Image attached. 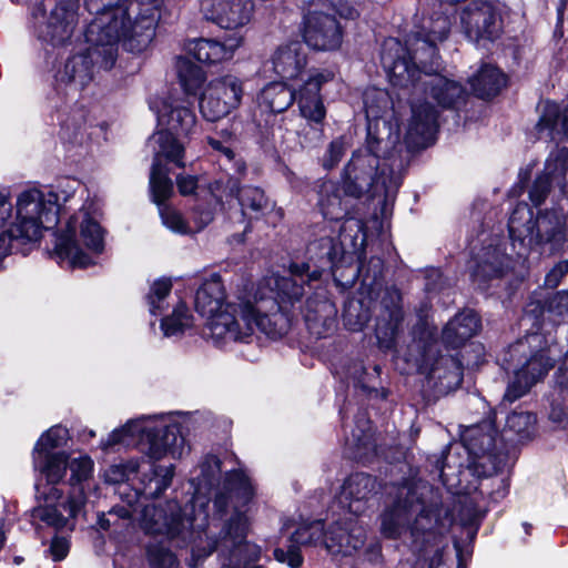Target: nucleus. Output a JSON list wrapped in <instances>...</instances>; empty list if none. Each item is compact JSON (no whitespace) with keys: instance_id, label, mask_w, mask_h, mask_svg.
<instances>
[{"instance_id":"1","label":"nucleus","mask_w":568,"mask_h":568,"mask_svg":"<svg viewBox=\"0 0 568 568\" xmlns=\"http://www.w3.org/2000/svg\"><path fill=\"white\" fill-rule=\"evenodd\" d=\"M379 518L383 536L396 539L409 529L415 550L425 559L433 554L429 568L445 565L435 544L453 526L454 518L439 488L422 479L406 480L397 486L392 505Z\"/></svg>"},{"instance_id":"2","label":"nucleus","mask_w":568,"mask_h":568,"mask_svg":"<svg viewBox=\"0 0 568 568\" xmlns=\"http://www.w3.org/2000/svg\"><path fill=\"white\" fill-rule=\"evenodd\" d=\"M253 498V488L248 478L241 471L227 473L222 487L213 498L214 519L222 521L220 539L231 550L232 557L239 560L247 556L244 565L256 561L261 549L246 542L250 520L246 507Z\"/></svg>"},{"instance_id":"3","label":"nucleus","mask_w":568,"mask_h":568,"mask_svg":"<svg viewBox=\"0 0 568 568\" xmlns=\"http://www.w3.org/2000/svg\"><path fill=\"white\" fill-rule=\"evenodd\" d=\"M364 227L362 220L348 217L339 227L338 240L325 236L308 246L311 260L321 271L328 270L342 288L353 287L361 275L358 251L366 240Z\"/></svg>"},{"instance_id":"4","label":"nucleus","mask_w":568,"mask_h":568,"mask_svg":"<svg viewBox=\"0 0 568 568\" xmlns=\"http://www.w3.org/2000/svg\"><path fill=\"white\" fill-rule=\"evenodd\" d=\"M254 327L277 339L290 331L291 317L273 298L261 301L256 306L250 302L229 304L226 311L213 320L211 335L217 339L230 338L236 342L250 336Z\"/></svg>"},{"instance_id":"5","label":"nucleus","mask_w":568,"mask_h":568,"mask_svg":"<svg viewBox=\"0 0 568 568\" xmlns=\"http://www.w3.org/2000/svg\"><path fill=\"white\" fill-rule=\"evenodd\" d=\"M402 183V175L388 163H383L373 154L357 151L346 165L343 191L346 195L359 199L393 196Z\"/></svg>"},{"instance_id":"6","label":"nucleus","mask_w":568,"mask_h":568,"mask_svg":"<svg viewBox=\"0 0 568 568\" xmlns=\"http://www.w3.org/2000/svg\"><path fill=\"white\" fill-rule=\"evenodd\" d=\"M141 528L148 535L165 536L179 548L195 541L200 534L194 530L193 508L182 507L175 500L164 506H146L143 509Z\"/></svg>"},{"instance_id":"7","label":"nucleus","mask_w":568,"mask_h":568,"mask_svg":"<svg viewBox=\"0 0 568 568\" xmlns=\"http://www.w3.org/2000/svg\"><path fill=\"white\" fill-rule=\"evenodd\" d=\"M424 55L434 59L436 48L422 41L412 55L398 39L388 38L382 44L381 62L393 85L404 89L412 87L417 92L424 75L420 63V60H425Z\"/></svg>"},{"instance_id":"8","label":"nucleus","mask_w":568,"mask_h":568,"mask_svg":"<svg viewBox=\"0 0 568 568\" xmlns=\"http://www.w3.org/2000/svg\"><path fill=\"white\" fill-rule=\"evenodd\" d=\"M339 12L328 0L312 1L305 17L304 39L317 50H335L343 39L342 27L336 19Z\"/></svg>"},{"instance_id":"9","label":"nucleus","mask_w":568,"mask_h":568,"mask_svg":"<svg viewBox=\"0 0 568 568\" xmlns=\"http://www.w3.org/2000/svg\"><path fill=\"white\" fill-rule=\"evenodd\" d=\"M419 368L426 374V385L434 390L435 397L455 390L463 382L464 367L460 359L453 355H442L434 347L424 353Z\"/></svg>"},{"instance_id":"10","label":"nucleus","mask_w":568,"mask_h":568,"mask_svg":"<svg viewBox=\"0 0 568 568\" xmlns=\"http://www.w3.org/2000/svg\"><path fill=\"white\" fill-rule=\"evenodd\" d=\"M242 94V82L236 77L225 75L214 79L201 97V113L207 121H217L240 105Z\"/></svg>"},{"instance_id":"11","label":"nucleus","mask_w":568,"mask_h":568,"mask_svg":"<svg viewBox=\"0 0 568 568\" xmlns=\"http://www.w3.org/2000/svg\"><path fill=\"white\" fill-rule=\"evenodd\" d=\"M399 126L390 120H376L367 124L365 154H373L381 162L388 163L402 173L404 163L399 155Z\"/></svg>"},{"instance_id":"12","label":"nucleus","mask_w":568,"mask_h":568,"mask_svg":"<svg viewBox=\"0 0 568 568\" xmlns=\"http://www.w3.org/2000/svg\"><path fill=\"white\" fill-rule=\"evenodd\" d=\"M404 320L405 312L400 291L395 286L387 287L381 300V311L375 328L376 338L382 349L395 348L403 332Z\"/></svg>"},{"instance_id":"13","label":"nucleus","mask_w":568,"mask_h":568,"mask_svg":"<svg viewBox=\"0 0 568 568\" xmlns=\"http://www.w3.org/2000/svg\"><path fill=\"white\" fill-rule=\"evenodd\" d=\"M423 65V80L418 91H423L427 98L433 99L444 109H455L465 102L466 91L464 87L446 77L437 73L438 63L432 60H420Z\"/></svg>"},{"instance_id":"14","label":"nucleus","mask_w":568,"mask_h":568,"mask_svg":"<svg viewBox=\"0 0 568 568\" xmlns=\"http://www.w3.org/2000/svg\"><path fill=\"white\" fill-rule=\"evenodd\" d=\"M460 22L466 36L475 41L494 40L501 30L496 9L483 0L468 3L460 12Z\"/></svg>"},{"instance_id":"15","label":"nucleus","mask_w":568,"mask_h":568,"mask_svg":"<svg viewBox=\"0 0 568 568\" xmlns=\"http://www.w3.org/2000/svg\"><path fill=\"white\" fill-rule=\"evenodd\" d=\"M366 539V532L358 523L357 516L349 514L334 521L325 532L324 546L333 555L348 556L361 548Z\"/></svg>"},{"instance_id":"16","label":"nucleus","mask_w":568,"mask_h":568,"mask_svg":"<svg viewBox=\"0 0 568 568\" xmlns=\"http://www.w3.org/2000/svg\"><path fill=\"white\" fill-rule=\"evenodd\" d=\"M253 9L252 0H204L201 4L204 18L224 29H236L246 24Z\"/></svg>"},{"instance_id":"17","label":"nucleus","mask_w":568,"mask_h":568,"mask_svg":"<svg viewBox=\"0 0 568 568\" xmlns=\"http://www.w3.org/2000/svg\"><path fill=\"white\" fill-rule=\"evenodd\" d=\"M568 171V148L558 149L548 158L545 171L538 175L529 191V199L535 206H540L550 193L552 183L562 192L566 187V173Z\"/></svg>"},{"instance_id":"18","label":"nucleus","mask_w":568,"mask_h":568,"mask_svg":"<svg viewBox=\"0 0 568 568\" xmlns=\"http://www.w3.org/2000/svg\"><path fill=\"white\" fill-rule=\"evenodd\" d=\"M437 116V110L428 101L412 102V119L405 138L408 149L420 150L433 143Z\"/></svg>"},{"instance_id":"19","label":"nucleus","mask_w":568,"mask_h":568,"mask_svg":"<svg viewBox=\"0 0 568 568\" xmlns=\"http://www.w3.org/2000/svg\"><path fill=\"white\" fill-rule=\"evenodd\" d=\"M511 270V258L497 246L483 247L475 256L471 277L480 288L505 277Z\"/></svg>"},{"instance_id":"20","label":"nucleus","mask_w":568,"mask_h":568,"mask_svg":"<svg viewBox=\"0 0 568 568\" xmlns=\"http://www.w3.org/2000/svg\"><path fill=\"white\" fill-rule=\"evenodd\" d=\"M324 525L321 520L302 525L291 536L290 542L284 547L274 549V558L280 564H286L291 568H298L303 564V555L300 546L324 545Z\"/></svg>"},{"instance_id":"21","label":"nucleus","mask_w":568,"mask_h":568,"mask_svg":"<svg viewBox=\"0 0 568 568\" xmlns=\"http://www.w3.org/2000/svg\"><path fill=\"white\" fill-rule=\"evenodd\" d=\"M79 0H59L41 31L42 37L53 45L63 44L74 30Z\"/></svg>"},{"instance_id":"22","label":"nucleus","mask_w":568,"mask_h":568,"mask_svg":"<svg viewBox=\"0 0 568 568\" xmlns=\"http://www.w3.org/2000/svg\"><path fill=\"white\" fill-rule=\"evenodd\" d=\"M462 442L469 455L485 454L495 449L508 450L503 436L490 419L466 426L462 434Z\"/></svg>"},{"instance_id":"23","label":"nucleus","mask_w":568,"mask_h":568,"mask_svg":"<svg viewBox=\"0 0 568 568\" xmlns=\"http://www.w3.org/2000/svg\"><path fill=\"white\" fill-rule=\"evenodd\" d=\"M481 329V320L471 308H464L449 320L442 329V342L450 348L464 346Z\"/></svg>"},{"instance_id":"24","label":"nucleus","mask_w":568,"mask_h":568,"mask_svg":"<svg viewBox=\"0 0 568 568\" xmlns=\"http://www.w3.org/2000/svg\"><path fill=\"white\" fill-rule=\"evenodd\" d=\"M377 486L376 478L371 475H351L342 486L341 503L347 505L349 514L357 516L364 511L365 503L377 493Z\"/></svg>"},{"instance_id":"25","label":"nucleus","mask_w":568,"mask_h":568,"mask_svg":"<svg viewBox=\"0 0 568 568\" xmlns=\"http://www.w3.org/2000/svg\"><path fill=\"white\" fill-rule=\"evenodd\" d=\"M71 477L69 484L72 487L68 500L59 506L69 511L71 517H77L87 503V497L81 483L89 479L92 471V462L89 457L74 458L69 460Z\"/></svg>"},{"instance_id":"26","label":"nucleus","mask_w":568,"mask_h":568,"mask_svg":"<svg viewBox=\"0 0 568 568\" xmlns=\"http://www.w3.org/2000/svg\"><path fill=\"white\" fill-rule=\"evenodd\" d=\"M537 244H547L552 253L562 250L567 241L566 223L555 211L540 210L534 236Z\"/></svg>"},{"instance_id":"27","label":"nucleus","mask_w":568,"mask_h":568,"mask_svg":"<svg viewBox=\"0 0 568 568\" xmlns=\"http://www.w3.org/2000/svg\"><path fill=\"white\" fill-rule=\"evenodd\" d=\"M337 308L333 302L323 297H310L305 304L304 318L308 329L316 336H325L336 323Z\"/></svg>"},{"instance_id":"28","label":"nucleus","mask_w":568,"mask_h":568,"mask_svg":"<svg viewBox=\"0 0 568 568\" xmlns=\"http://www.w3.org/2000/svg\"><path fill=\"white\" fill-rule=\"evenodd\" d=\"M274 71L284 79H294L307 63V49L301 41L280 45L272 58Z\"/></svg>"},{"instance_id":"29","label":"nucleus","mask_w":568,"mask_h":568,"mask_svg":"<svg viewBox=\"0 0 568 568\" xmlns=\"http://www.w3.org/2000/svg\"><path fill=\"white\" fill-rule=\"evenodd\" d=\"M333 79V73H317L311 77L300 90L297 103L304 118L321 122L325 108L320 95L321 85Z\"/></svg>"},{"instance_id":"30","label":"nucleus","mask_w":568,"mask_h":568,"mask_svg":"<svg viewBox=\"0 0 568 568\" xmlns=\"http://www.w3.org/2000/svg\"><path fill=\"white\" fill-rule=\"evenodd\" d=\"M224 300L225 292L219 275H213L196 291L194 307L197 313L209 318L207 326L210 329L213 320L226 311L225 308L223 312H219Z\"/></svg>"},{"instance_id":"31","label":"nucleus","mask_w":568,"mask_h":568,"mask_svg":"<svg viewBox=\"0 0 568 568\" xmlns=\"http://www.w3.org/2000/svg\"><path fill=\"white\" fill-rule=\"evenodd\" d=\"M458 517L456 529H458L459 532H455L454 535V546L458 556V568H463L466 566L463 551L475 539L484 514L469 501L462 506Z\"/></svg>"},{"instance_id":"32","label":"nucleus","mask_w":568,"mask_h":568,"mask_svg":"<svg viewBox=\"0 0 568 568\" xmlns=\"http://www.w3.org/2000/svg\"><path fill=\"white\" fill-rule=\"evenodd\" d=\"M526 345L521 342L511 345L508 355L510 363H514L513 367H518L521 372L534 379V384L541 378L550 369L551 364L549 359L542 353H535L528 358Z\"/></svg>"},{"instance_id":"33","label":"nucleus","mask_w":568,"mask_h":568,"mask_svg":"<svg viewBox=\"0 0 568 568\" xmlns=\"http://www.w3.org/2000/svg\"><path fill=\"white\" fill-rule=\"evenodd\" d=\"M535 129L537 133L548 131L551 140L558 134L568 139V108L561 111L558 104L546 102Z\"/></svg>"},{"instance_id":"34","label":"nucleus","mask_w":568,"mask_h":568,"mask_svg":"<svg viewBox=\"0 0 568 568\" xmlns=\"http://www.w3.org/2000/svg\"><path fill=\"white\" fill-rule=\"evenodd\" d=\"M93 78L92 59L84 52L75 54L67 60L60 80L65 83H74L83 89Z\"/></svg>"},{"instance_id":"35","label":"nucleus","mask_w":568,"mask_h":568,"mask_svg":"<svg viewBox=\"0 0 568 568\" xmlns=\"http://www.w3.org/2000/svg\"><path fill=\"white\" fill-rule=\"evenodd\" d=\"M536 227L537 217H534L531 209L527 204H518L508 221L510 239L521 243L529 239L531 242L534 241Z\"/></svg>"},{"instance_id":"36","label":"nucleus","mask_w":568,"mask_h":568,"mask_svg":"<svg viewBox=\"0 0 568 568\" xmlns=\"http://www.w3.org/2000/svg\"><path fill=\"white\" fill-rule=\"evenodd\" d=\"M296 99L295 91L283 82L266 85L260 94V105L273 113L286 111Z\"/></svg>"},{"instance_id":"37","label":"nucleus","mask_w":568,"mask_h":568,"mask_svg":"<svg viewBox=\"0 0 568 568\" xmlns=\"http://www.w3.org/2000/svg\"><path fill=\"white\" fill-rule=\"evenodd\" d=\"M506 85V77L493 65H484L471 80L477 97L489 99L497 95Z\"/></svg>"},{"instance_id":"38","label":"nucleus","mask_w":568,"mask_h":568,"mask_svg":"<svg viewBox=\"0 0 568 568\" xmlns=\"http://www.w3.org/2000/svg\"><path fill=\"white\" fill-rule=\"evenodd\" d=\"M468 468L478 477H490L499 474L507 466L508 450H491L485 454L469 455Z\"/></svg>"},{"instance_id":"39","label":"nucleus","mask_w":568,"mask_h":568,"mask_svg":"<svg viewBox=\"0 0 568 568\" xmlns=\"http://www.w3.org/2000/svg\"><path fill=\"white\" fill-rule=\"evenodd\" d=\"M75 222L73 217L69 220L67 230L57 237L54 251L60 256L72 255V265L83 267L90 264V257L80 250L74 240Z\"/></svg>"},{"instance_id":"40","label":"nucleus","mask_w":568,"mask_h":568,"mask_svg":"<svg viewBox=\"0 0 568 568\" xmlns=\"http://www.w3.org/2000/svg\"><path fill=\"white\" fill-rule=\"evenodd\" d=\"M87 39L89 42L93 43V47L85 51V53L91 57L92 64L98 63L104 70L111 69L116 60L118 43L100 41L99 31L92 32V22L88 27Z\"/></svg>"},{"instance_id":"41","label":"nucleus","mask_w":568,"mask_h":568,"mask_svg":"<svg viewBox=\"0 0 568 568\" xmlns=\"http://www.w3.org/2000/svg\"><path fill=\"white\" fill-rule=\"evenodd\" d=\"M155 141L159 145V151L155 153L153 162L159 160L160 164H165L164 160H168L174 162L180 168H184L185 164L182 161L184 148L171 131L159 132Z\"/></svg>"},{"instance_id":"42","label":"nucleus","mask_w":568,"mask_h":568,"mask_svg":"<svg viewBox=\"0 0 568 568\" xmlns=\"http://www.w3.org/2000/svg\"><path fill=\"white\" fill-rule=\"evenodd\" d=\"M169 172L166 164H160L159 160L153 162L150 175V186L153 201L160 206L163 205V203L173 193V182L169 178Z\"/></svg>"},{"instance_id":"43","label":"nucleus","mask_w":568,"mask_h":568,"mask_svg":"<svg viewBox=\"0 0 568 568\" xmlns=\"http://www.w3.org/2000/svg\"><path fill=\"white\" fill-rule=\"evenodd\" d=\"M320 206L326 219L339 220L346 213L339 189L332 182H325L321 186Z\"/></svg>"},{"instance_id":"44","label":"nucleus","mask_w":568,"mask_h":568,"mask_svg":"<svg viewBox=\"0 0 568 568\" xmlns=\"http://www.w3.org/2000/svg\"><path fill=\"white\" fill-rule=\"evenodd\" d=\"M536 417L529 412H513L507 416L505 435L514 434L518 442L528 440L535 434Z\"/></svg>"},{"instance_id":"45","label":"nucleus","mask_w":568,"mask_h":568,"mask_svg":"<svg viewBox=\"0 0 568 568\" xmlns=\"http://www.w3.org/2000/svg\"><path fill=\"white\" fill-rule=\"evenodd\" d=\"M371 317L372 311L369 302L364 300H351L345 304L343 320L351 331H362L371 321Z\"/></svg>"},{"instance_id":"46","label":"nucleus","mask_w":568,"mask_h":568,"mask_svg":"<svg viewBox=\"0 0 568 568\" xmlns=\"http://www.w3.org/2000/svg\"><path fill=\"white\" fill-rule=\"evenodd\" d=\"M179 79L187 94H195L205 81L201 67L180 58L176 63Z\"/></svg>"},{"instance_id":"47","label":"nucleus","mask_w":568,"mask_h":568,"mask_svg":"<svg viewBox=\"0 0 568 568\" xmlns=\"http://www.w3.org/2000/svg\"><path fill=\"white\" fill-rule=\"evenodd\" d=\"M361 267V280L362 286L366 287L368 294L372 295L382 287L384 277V263L379 257H371L366 263L358 261Z\"/></svg>"},{"instance_id":"48","label":"nucleus","mask_w":568,"mask_h":568,"mask_svg":"<svg viewBox=\"0 0 568 568\" xmlns=\"http://www.w3.org/2000/svg\"><path fill=\"white\" fill-rule=\"evenodd\" d=\"M222 462L215 455H206L199 465V475L193 479L196 481V490L212 488L220 483Z\"/></svg>"},{"instance_id":"49","label":"nucleus","mask_w":568,"mask_h":568,"mask_svg":"<svg viewBox=\"0 0 568 568\" xmlns=\"http://www.w3.org/2000/svg\"><path fill=\"white\" fill-rule=\"evenodd\" d=\"M364 104L367 122L388 120L386 114L389 112V98L385 91H366L364 94Z\"/></svg>"},{"instance_id":"50","label":"nucleus","mask_w":568,"mask_h":568,"mask_svg":"<svg viewBox=\"0 0 568 568\" xmlns=\"http://www.w3.org/2000/svg\"><path fill=\"white\" fill-rule=\"evenodd\" d=\"M189 53L200 62L216 63L225 60V51L219 41L212 39H199L194 41Z\"/></svg>"},{"instance_id":"51","label":"nucleus","mask_w":568,"mask_h":568,"mask_svg":"<svg viewBox=\"0 0 568 568\" xmlns=\"http://www.w3.org/2000/svg\"><path fill=\"white\" fill-rule=\"evenodd\" d=\"M410 334L413 339L418 343L422 356L430 347L438 349L436 344V327L428 322L427 316L423 314L417 315V321L413 325Z\"/></svg>"},{"instance_id":"52","label":"nucleus","mask_w":568,"mask_h":568,"mask_svg":"<svg viewBox=\"0 0 568 568\" xmlns=\"http://www.w3.org/2000/svg\"><path fill=\"white\" fill-rule=\"evenodd\" d=\"M528 312L542 314L545 311L556 317L568 315V291H560L549 296L544 303L531 302Z\"/></svg>"},{"instance_id":"53","label":"nucleus","mask_w":568,"mask_h":568,"mask_svg":"<svg viewBox=\"0 0 568 568\" xmlns=\"http://www.w3.org/2000/svg\"><path fill=\"white\" fill-rule=\"evenodd\" d=\"M164 444V440L162 439V436H160L159 430L156 427L153 428H142L140 432V439H139V446L141 452L146 454L149 457L153 459H160L165 454H168V448L162 447Z\"/></svg>"},{"instance_id":"54","label":"nucleus","mask_w":568,"mask_h":568,"mask_svg":"<svg viewBox=\"0 0 568 568\" xmlns=\"http://www.w3.org/2000/svg\"><path fill=\"white\" fill-rule=\"evenodd\" d=\"M174 476V467L156 466L154 469V476L150 478L144 487V494L149 498H159L163 491L171 485Z\"/></svg>"},{"instance_id":"55","label":"nucleus","mask_w":568,"mask_h":568,"mask_svg":"<svg viewBox=\"0 0 568 568\" xmlns=\"http://www.w3.org/2000/svg\"><path fill=\"white\" fill-rule=\"evenodd\" d=\"M148 561L156 568H172L178 564L176 555L162 542H149L145 547Z\"/></svg>"},{"instance_id":"56","label":"nucleus","mask_w":568,"mask_h":568,"mask_svg":"<svg viewBox=\"0 0 568 568\" xmlns=\"http://www.w3.org/2000/svg\"><path fill=\"white\" fill-rule=\"evenodd\" d=\"M80 237L85 247L100 253L103 250V235L100 225L87 216L80 226Z\"/></svg>"},{"instance_id":"57","label":"nucleus","mask_w":568,"mask_h":568,"mask_svg":"<svg viewBox=\"0 0 568 568\" xmlns=\"http://www.w3.org/2000/svg\"><path fill=\"white\" fill-rule=\"evenodd\" d=\"M69 468V459L64 453H57L47 456V463L43 468L47 481L50 485L58 484L65 470Z\"/></svg>"},{"instance_id":"58","label":"nucleus","mask_w":568,"mask_h":568,"mask_svg":"<svg viewBox=\"0 0 568 568\" xmlns=\"http://www.w3.org/2000/svg\"><path fill=\"white\" fill-rule=\"evenodd\" d=\"M68 515H70L68 513ZM32 517L41 520L55 529H62L68 525L71 516H64L58 508L57 505H44L33 508Z\"/></svg>"},{"instance_id":"59","label":"nucleus","mask_w":568,"mask_h":568,"mask_svg":"<svg viewBox=\"0 0 568 568\" xmlns=\"http://www.w3.org/2000/svg\"><path fill=\"white\" fill-rule=\"evenodd\" d=\"M191 326V316L185 305H179L171 316L162 320V328L166 336L182 333Z\"/></svg>"},{"instance_id":"60","label":"nucleus","mask_w":568,"mask_h":568,"mask_svg":"<svg viewBox=\"0 0 568 568\" xmlns=\"http://www.w3.org/2000/svg\"><path fill=\"white\" fill-rule=\"evenodd\" d=\"M141 426L136 422H130L125 424L123 427L115 429L108 438L105 443H102V449H109L115 445L124 444L131 445L133 444V439L136 435H140Z\"/></svg>"},{"instance_id":"61","label":"nucleus","mask_w":568,"mask_h":568,"mask_svg":"<svg viewBox=\"0 0 568 568\" xmlns=\"http://www.w3.org/2000/svg\"><path fill=\"white\" fill-rule=\"evenodd\" d=\"M237 197L242 207L254 212L263 210L267 205V199L264 192L254 186H246L237 190Z\"/></svg>"},{"instance_id":"62","label":"nucleus","mask_w":568,"mask_h":568,"mask_svg":"<svg viewBox=\"0 0 568 568\" xmlns=\"http://www.w3.org/2000/svg\"><path fill=\"white\" fill-rule=\"evenodd\" d=\"M195 124V115L187 108H175L170 113V130L176 133H189Z\"/></svg>"},{"instance_id":"63","label":"nucleus","mask_w":568,"mask_h":568,"mask_svg":"<svg viewBox=\"0 0 568 568\" xmlns=\"http://www.w3.org/2000/svg\"><path fill=\"white\" fill-rule=\"evenodd\" d=\"M515 378L508 385V388L505 394V399L509 402H514L525 395L530 387L534 385V379L528 378L525 372L518 369V367H514Z\"/></svg>"},{"instance_id":"64","label":"nucleus","mask_w":568,"mask_h":568,"mask_svg":"<svg viewBox=\"0 0 568 568\" xmlns=\"http://www.w3.org/2000/svg\"><path fill=\"white\" fill-rule=\"evenodd\" d=\"M139 470V464L134 460H130L124 464L112 465L105 471V481L110 484H120L129 480L132 475H135Z\"/></svg>"}]
</instances>
